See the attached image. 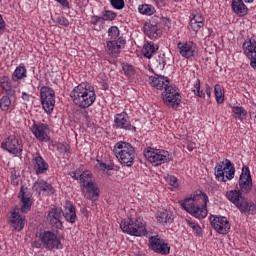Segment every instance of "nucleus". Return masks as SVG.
I'll use <instances>...</instances> for the list:
<instances>
[{"label": "nucleus", "mask_w": 256, "mask_h": 256, "mask_svg": "<svg viewBox=\"0 0 256 256\" xmlns=\"http://www.w3.org/2000/svg\"><path fill=\"white\" fill-rule=\"evenodd\" d=\"M126 41L123 38H118L117 40H107L106 41V49L108 55L111 57H119L121 53V49L123 45H125Z\"/></svg>", "instance_id": "5701e85b"}, {"label": "nucleus", "mask_w": 256, "mask_h": 256, "mask_svg": "<svg viewBox=\"0 0 256 256\" xmlns=\"http://www.w3.org/2000/svg\"><path fill=\"white\" fill-rule=\"evenodd\" d=\"M31 131L38 141H43L44 143H47V141H49V133H51V129L49 128L48 124L41 122L34 123L31 126Z\"/></svg>", "instance_id": "aec40b11"}, {"label": "nucleus", "mask_w": 256, "mask_h": 256, "mask_svg": "<svg viewBox=\"0 0 256 256\" xmlns=\"http://www.w3.org/2000/svg\"><path fill=\"white\" fill-rule=\"evenodd\" d=\"M162 101L166 107L177 109L181 105L182 97L179 88L175 84H170L162 92Z\"/></svg>", "instance_id": "6e6552de"}, {"label": "nucleus", "mask_w": 256, "mask_h": 256, "mask_svg": "<svg viewBox=\"0 0 256 256\" xmlns=\"http://www.w3.org/2000/svg\"><path fill=\"white\" fill-rule=\"evenodd\" d=\"M239 187L242 193H249L253 189V179L249 167L243 166L242 173L239 178Z\"/></svg>", "instance_id": "412c9836"}, {"label": "nucleus", "mask_w": 256, "mask_h": 256, "mask_svg": "<svg viewBox=\"0 0 256 256\" xmlns=\"http://www.w3.org/2000/svg\"><path fill=\"white\" fill-rule=\"evenodd\" d=\"M144 157L149 163H152L154 167H159L161 165H165V163L173 161L169 151L152 147H148L144 150Z\"/></svg>", "instance_id": "423d86ee"}, {"label": "nucleus", "mask_w": 256, "mask_h": 256, "mask_svg": "<svg viewBox=\"0 0 256 256\" xmlns=\"http://www.w3.org/2000/svg\"><path fill=\"white\" fill-rule=\"evenodd\" d=\"M114 127L115 129H124V131H132V133L137 132V127L131 124V121H129V114H127V112L125 111L114 115Z\"/></svg>", "instance_id": "2eb2a0df"}, {"label": "nucleus", "mask_w": 256, "mask_h": 256, "mask_svg": "<svg viewBox=\"0 0 256 256\" xmlns=\"http://www.w3.org/2000/svg\"><path fill=\"white\" fill-rule=\"evenodd\" d=\"M231 7L232 11L238 15V17H245L249 12V8L243 3V0H232Z\"/></svg>", "instance_id": "7c9ffc66"}, {"label": "nucleus", "mask_w": 256, "mask_h": 256, "mask_svg": "<svg viewBox=\"0 0 256 256\" xmlns=\"http://www.w3.org/2000/svg\"><path fill=\"white\" fill-rule=\"evenodd\" d=\"M226 198L230 203H233L240 213H248V215H255L256 205L252 201H248L243 197V193L239 190H230L226 192Z\"/></svg>", "instance_id": "39448f33"}, {"label": "nucleus", "mask_w": 256, "mask_h": 256, "mask_svg": "<svg viewBox=\"0 0 256 256\" xmlns=\"http://www.w3.org/2000/svg\"><path fill=\"white\" fill-rule=\"evenodd\" d=\"M119 35H121V31H119L117 26H111L108 29V37L110 38V41H117L118 39H121Z\"/></svg>", "instance_id": "79ce46f5"}, {"label": "nucleus", "mask_w": 256, "mask_h": 256, "mask_svg": "<svg viewBox=\"0 0 256 256\" xmlns=\"http://www.w3.org/2000/svg\"><path fill=\"white\" fill-rule=\"evenodd\" d=\"M214 175L217 181L227 183L235 179V165L231 160L225 159L215 166Z\"/></svg>", "instance_id": "0eeeda50"}, {"label": "nucleus", "mask_w": 256, "mask_h": 256, "mask_svg": "<svg viewBox=\"0 0 256 256\" xmlns=\"http://www.w3.org/2000/svg\"><path fill=\"white\" fill-rule=\"evenodd\" d=\"M80 189L82 191V195L88 201H99V195H101V190H99V186L96 182H80Z\"/></svg>", "instance_id": "9b49d317"}, {"label": "nucleus", "mask_w": 256, "mask_h": 256, "mask_svg": "<svg viewBox=\"0 0 256 256\" xmlns=\"http://www.w3.org/2000/svg\"><path fill=\"white\" fill-rule=\"evenodd\" d=\"M40 101L45 113L51 115L55 109V90L49 86L40 88Z\"/></svg>", "instance_id": "9d476101"}, {"label": "nucleus", "mask_w": 256, "mask_h": 256, "mask_svg": "<svg viewBox=\"0 0 256 256\" xmlns=\"http://www.w3.org/2000/svg\"><path fill=\"white\" fill-rule=\"evenodd\" d=\"M205 26V18L200 11L193 12L190 16V27L194 33H199L202 27Z\"/></svg>", "instance_id": "a878e982"}, {"label": "nucleus", "mask_w": 256, "mask_h": 256, "mask_svg": "<svg viewBox=\"0 0 256 256\" xmlns=\"http://www.w3.org/2000/svg\"><path fill=\"white\" fill-rule=\"evenodd\" d=\"M245 3H253L254 0H244Z\"/></svg>", "instance_id": "e2e57ef3"}, {"label": "nucleus", "mask_w": 256, "mask_h": 256, "mask_svg": "<svg viewBox=\"0 0 256 256\" xmlns=\"http://www.w3.org/2000/svg\"><path fill=\"white\" fill-rule=\"evenodd\" d=\"M82 115L86 121H89V112H87V110H84L82 112Z\"/></svg>", "instance_id": "052dcab7"}, {"label": "nucleus", "mask_w": 256, "mask_h": 256, "mask_svg": "<svg viewBox=\"0 0 256 256\" xmlns=\"http://www.w3.org/2000/svg\"><path fill=\"white\" fill-rule=\"evenodd\" d=\"M110 4L113 7V9L121 11V9L125 7V0H110Z\"/></svg>", "instance_id": "09e8293b"}, {"label": "nucleus", "mask_w": 256, "mask_h": 256, "mask_svg": "<svg viewBox=\"0 0 256 256\" xmlns=\"http://www.w3.org/2000/svg\"><path fill=\"white\" fill-rule=\"evenodd\" d=\"M122 70L125 77L129 80H133L137 75V69L132 64L122 63Z\"/></svg>", "instance_id": "f704fd0d"}, {"label": "nucleus", "mask_w": 256, "mask_h": 256, "mask_svg": "<svg viewBox=\"0 0 256 256\" xmlns=\"http://www.w3.org/2000/svg\"><path fill=\"white\" fill-rule=\"evenodd\" d=\"M33 191L43 195H55V188L43 179H38L32 186Z\"/></svg>", "instance_id": "393cba45"}, {"label": "nucleus", "mask_w": 256, "mask_h": 256, "mask_svg": "<svg viewBox=\"0 0 256 256\" xmlns=\"http://www.w3.org/2000/svg\"><path fill=\"white\" fill-rule=\"evenodd\" d=\"M192 93L196 95V97H200V99H205V92L201 90V80L197 79L192 87Z\"/></svg>", "instance_id": "a19ab883"}, {"label": "nucleus", "mask_w": 256, "mask_h": 256, "mask_svg": "<svg viewBox=\"0 0 256 256\" xmlns=\"http://www.w3.org/2000/svg\"><path fill=\"white\" fill-rule=\"evenodd\" d=\"M57 3L62 5L63 9H69V1L67 0H56Z\"/></svg>", "instance_id": "5fc2aeb1"}, {"label": "nucleus", "mask_w": 256, "mask_h": 256, "mask_svg": "<svg viewBox=\"0 0 256 256\" xmlns=\"http://www.w3.org/2000/svg\"><path fill=\"white\" fill-rule=\"evenodd\" d=\"M32 164L36 175H45L49 171V163L45 161L39 152L32 155Z\"/></svg>", "instance_id": "4be33fe9"}, {"label": "nucleus", "mask_w": 256, "mask_h": 256, "mask_svg": "<svg viewBox=\"0 0 256 256\" xmlns=\"http://www.w3.org/2000/svg\"><path fill=\"white\" fill-rule=\"evenodd\" d=\"M144 33L149 39H159L163 35V31H161L159 25L151 22H147L144 25Z\"/></svg>", "instance_id": "c85d7f7f"}, {"label": "nucleus", "mask_w": 256, "mask_h": 256, "mask_svg": "<svg viewBox=\"0 0 256 256\" xmlns=\"http://www.w3.org/2000/svg\"><path fill=\"white\" fill-rule=\"evenodd\" d=\"M53 21L62 27H67L69 25V19L65 18V16H57Z\"/></svg>", "instance_id": "3c124183"}, {"label": "nucleus", "mask_w": 256, "mask_h": 256, "mask_svg": "<svg viewBox=\"0 0 256 256\" xmlns=\"http://www.w3.org/2000/svg\"><path fill=\"white\" fill-rule=\"evenodd\" d=\"M113 153L116 159L124 167H133L135 163V147L125 141L117 142L113 147Z\"/></svg>", "instance_id": "7ed1b4c3"}, {"label": "nucleus", "mask_w": 256, "mask_h": 256, "mask_svg": "<svg viewBox=\"0 0 256 256\" xmlns=\"http://www.w3.org/2000/svg\"><path fill=\"white\" fill-rule=\"evenodd\" d=\"M63 217L71 225L77 221V208L70 201H67L64 206Z\"/></svg>", "instance_id": "cd10ccee"}, {"label": "nucleus", "mask_w": 256, "mask_h": 256, "mask_svg": "<svg viewBox=\"0 0 256 256\" xmlns=\"http://www.w3.org/2000/svg\"><path fill=\"white\" fill-rule=\"evenodd\" d=\"M10 225L14 229V231H17L18 233L23 231L25 229V216H22L16 211L11 212L10 216Z\"/></svg>", "instance_id": "bb28decb"}, {"label": "nucleus", "mask_w": 256, "mask_h": 256, "mask_svg": "<svg viewBox=\"0 0 256 256\" xmlns=\"http://www.w3.org/2000/svg\"><path fill=\"white\" fill-rule=\"evenodd\" d=\"M61 215H63V209H61V207L53 206L48 210L46 219L51 227H54V229H63Z\"/></svg>", "instance_id": "f3484780"}, {"label": "nucleus", "mask_w": 256, "mask_h": 256, "mask_svg": "<svg viewBox=\"0 0 256 256\" xmlns=\"http://www.w3.org/2000/svg\"><path fill=\"white\" fill-rule=\"evenodd\" d=\"M214 95L218 105L225 103V89L223 88V86L216 84L214 86Z\"/></svg>", "instance_id": "c9c22d12"}, {"label": "nucleus", "mask_w": 256, "mask_h": 256, "mask_svg": "<svg viewBox=\"0 0 256 256\" xmlns=\"http://www.w3.org/2000/svg\"><path fill=\"white\" fill-rule=\"evenodd\" d=\"M93 174L89 170L83 171L79 175V181L80 183H93Z\"/></svg>", "instance_id": "37998d69"}, {"label": "nucleus", "mask_w": 256, "mask_h": 256, "mask_svg": "<svg viewBox=\"0 0 256 256\" xmlns=\"http://www.w3.org/2000/svg\"><path fill=\"white\" fill-rule=\"evenodd\" d=\"M138 11L139 13H141V15H154L155 13V7H153V5H149V4H142L138 6Z\"/></svg>", "instance_id": "58836bf2"}, {"label": "nucleus", "mask_w": 256, "mask_h": 256, "mask_svg": "<svg viewBox=\"0 0 256 256\" xmlns=\"http://www.w3.org/2000/svg\"><path fill=\"white\" fill-rule=\"evenodd\" d=\"M40 241L46 249H62L61 240L51 231H45L40 234Z\"/></svg>", "instance_id": "dca6fc26"}, {"label": "nucleus", "mask_w": 256, "mask_h": 256, "mask_svg": "<svg viewBox=\"0 0 256 256\" xmlns=\"http://www.w3.org/2000/svg\"><path fill=\"white\" fill-rule=\"evenodd\" d=\"M149 83L151 87H154V89H157L158 91H163V89L165 91L167 87L171 85L169 78L157 74L149 77Z\"/></svg>", "instance_id": "b1692460"}, {"label": "nucleus", "mask_w": 256, "mask_h": 256, "mask_svg": "<svg viewBox=\"0 0 256 256\" xmlns=\"http://www.w3.org/2000/svg\"><path fill=\"white\" fill-rule=\"evenodd\" d=\"M10 175H11V185H14V187H17L19 185V172L12 168L10 170Z\"/></svg>", "instance_id": "de8ad7c7"}, {"label": "nucleus", "mask_w": 256, "mask_h": 256, "mask_svg": "<svg viewBox=\"0 0 256 256\" xmlns=\"http://www.w3.org/2000/svg\"><path fill=\"white\" fill-rule=\"evenodd\" d=\"M27 78V68L23 65L16 67L12 74V81L17 82Z\"/></svg>", "instance_id": "72a5a7b5"}, {"label": "nucleus", "mask_w": 256, "mask_h": 256, "mask_svg": "<svg viewBox=\"0 0 256 256\" xmlns=\"http://www.w3.org/2000/svg\"><path fill=\"white\" fill-rule=\"evenodd\" d=\"M58 151H60V153L65 157V155H69L71 153V146L67 143H62L58 146Z\"/></svg>", "instance_id": "8fccbe9b"}, {"label": "nucleus", "mask_w": 256, "mask_h": 256, "mask_svg": "<svg viewBox=\"0 0 256 256\" xmlns=\"http://www.w3.org/2000/svg\"><path fill=\"white\" fill-rule=\"evenodd\" d=\"M193 149H195V143H189L187 145V150L191 152L193 151Z\"/></svg>", "instance_id": "680f3d73"}, {"label": "nucleus", "mask_w": 256, "mask_h": 256, "mask_svg": "<svg viewBox=\"0 0 256 256\" xmlns=\"http://www.w3.org/2000/svg\"><path fill=\"white\" fill-rule=\"evenodd\" d=\"M23 147V140L15 135L8 136L1 143V149L14 157H23Z\"/></svg>", "instance_id": "1a4fd4ad"}, {"label": "nucleus", "mask_w": 256, "mask_h": 256, "mask_svg": "<svg viewBox=\"0 0 256 256\" xmlns=\"http://www.w3.org/2000/svg\"><path fill=\"white\" fill-rule=\"evenodd\" d=\"M244 55L250 60V67L256 69V37L253 36L247 39L242 44Z\"/></svg>", "instance_id": "4468645a"}, {"label": "nucleus", "mask_w": 256, "mask_h": 256, "mask_svg": "<svg viewBox=\"0 0 256 256\" xmlns=\"http://www.w3.org/2000/svg\"><path fill=\"white\" fill-rule=\"evenodd\" d=\"M179 203L182 209L189 213V215H192V217H195V219H205L209 213L207 210L209 196L203 192L186 197Z\"/></svg>", "instance_id": "f257e3e1"}, {"label": "nucleus", "mask_w": 256, "mask_h": 256, "mask_svg": "<svg viewBox=\"0 0 256 256\" xmlns=\"http://www.w3.org/2000/svg\"><path fill=\"white\" fill-rule=\"evenodd\" d=\"M90 23L94 25V27H103L105 25V20L103 18V15H93L91 17Z\"/></svg>", "instance_id": "a18cd8bd"}, {"label": "nucleus", "mask_w": 256, "mask_h": 256, "mask_svg": "<svg viewBox=\"0 0 256 256\" xmlns=\"http://www.w3.org/2000/svg\"><path fill=\"white\" fill-rule=\"evenodd\" d=\"M6 23L5 20L3 19V15L0 14V31L5 30Z\"/></svg>", "instance_id": "6e6d98bb"}, {"label": "nucleus", "mask_w": 256, "mask_h": 256, "mask_svg": "<svg viewBox=\"0 0 256 256\" xmlns=\"http://www.w3.org/2000/svg\"><path fill=\"white\" fill-rule=\"evenodd\" d=\"M97 167H98V169H101V171H111V170H113V166L106 165L101 160H97Z\"/></svg>", "instance_id": "864d4df0"}, {"label": "nucleus", "mask_w": 256, "mask_h": 256, "mask_svg": "<svg viewBox=\"0 0 256 256\" xmlns=\"http://www.w3.org/2000/svg\"><path fill=\"white\" fill-rule=\"evenodd\" d=\"M185 222L189 227H191V229L196 237H201L203 235V229L201 228V226L199 224H197L189 219H186Z\"/></svg>", "instance_id": "ea45409f"}, {"label": "nucleus", "mask_w": 256, "mask_h": 256, "mask_svg": "<svg viewBox=\"0 0 256 256\" xmlns=\"http://www.w3.org/2000/svg\"><path fill=\"white\" fill-rule=\"evenodd\" d=\"M120 228L123 233L131 235L132 237H147V227L143 218H127L121 221Z\"/></svg>", "instance_id": "20e7f679"}, {"label": "nucleus", "mask_w": 256, "mask_h": 256, "mask_svg": "<svg viewBox=\"0 0 256 256\" xmlns=\"http://www.w3.org/2000/svg\"><path fill=\"white\" fill-rule=\"evenodd\" d=\"M166 181L168 185H170L171 190L175 191V189H179V179L173 175L166 176Z\"/></svg>", "instance_id": "49530a36"}, {"label": "nucleus", "mask_w": 256, "mask_h": 256, "mask_svg": "<svg viewBox=\"0 0 256 256\" xmlns=\"http://www.w3.org/2000/svg\"><path fill=\"white\" fill-rule=\"evenodd\" d=\"M70 177H72V179H75L76 181H79V176L77 175V172L72 171L69 173Z\"/></svg>", "instance_id": "bf43d9fd"}, {"label": "nucleus", "mask_w": 256, "mask_h": 256, "mask_svg": "<svg viewBox=\"0 0 256 256\" xmlns=\"http://www.w3.org/2000/svg\"><path fill=\"white\" fill-rule=\"evenodd\" d=\"M21 99H23V101L29 102L31 99V95H29L27 92H22Z\"/></svg>", "instance_id": "4d7b16f0"}, {"label": "nucleus", "mask_w": 256, "mask_h": 256, "mask_svg": "<svg viewBox=\"0 0 256 256\" xmlns=\"http://www.w3.org/2000/svg\"><path fill=\"white\" fill-rule=\"evenodd\" d=\"M177 49L179 55H181L183 59H193V57L199 53L197 44L191 40L178 42Z\"/></svg>", "instance_id": "f8f14e48"}, {"label": "nucleus", "mask_w": 256, "mask_h": 256, "mask_svg": "<svg viewBox=\"0 0 256 256\" xmlns=\"http://www.w3.org/2000/svg\"><path fill=\"white\" fill-rule=\"evenodd\" d=\"M18 198L20 200L21 213H28V211H31V207L33 205V195L27 190V188H25V186H21L20 192L18 193Z\"/></svg>", "instance_id": "a211bd4d"}, {"label": "nucleus", "mask_w": 256, "mask_h": 256, "mask_svg": "<svg viewBox=\"0 0 256 256\" xmlns=\"http://www.w3.org/2000/svg\"><path fill=\"white\" fill-rule=\"evenodd\" d=\"M70 97L80 109H89L97 101V94L95 88L87 83H81L74 87L70 93Z\"/></svg>", "instance_id": "f03ea898"}, {"label": "nucleus", "mask_w": 256, "mask_h": 256, "mask_svg": "<svg viewBox=\"0 0 256 256\" xmlns=\"http://www.w3.org/2000/svg\"><path fill=\"white\" fill-rule=\"evenodd\" d=\"M156 220L160 225H171L173 223V214L167 210L158 211Z\"/></svg>", "instance_id": "2f4dec72"}, {"label": "nucleus", "mask_w": 256, "mask_h": 256, "mask_svg": "<svg viewBox=\"0 0 256 256\" xmlns=\"http://www.w3.org/2000/svg\"><path fill=\"white\" fill-rule=\"evenodd\" d=\"M0 109L5 113L14 109L13 104L11 103V98L9 96H2L0 99Z\"/></svg>", "instance_id": "4c0bfd02"}, {"label": "nucleus", "mask_w": 256, "mask_h": 256, "mask_svg": "<svg viewBox=\"0 0 256 256\" xmlns=\"http://www.w3.org/2000/svg\"><path fill=\"white\" fill-rule=\"evenodd\" d=\"M101 15L104 19V23H107V21H115V19H117V13L111 10H104L101 12Z\"/></svg>", "instance_id": "c03bdc74"}, {"label": "nucleus", "mask_w": 256, "mask_h": 256, "mask_svg": "<svg viewBox=\"0 0 256 256\" xmlns=\"http://www.w3.org/2000/svg\"><path fill=\"white\" fill-rule=\"evenodd\" d=\"M149 243L152 251H155V253L160 255H169L171 253V246L165 240L159 238V236H151Z\"/></svg>", "instance_id": "6ab92c4d"}, {"label": "nucleus", "mask_w": 256, "mask_h": 256, "mask_svg": "<svg viewBox=\"0 0 256 256\" xmlns=\"http://www.w3.org/2000/svg\"><path fill=\"white\" fill-rule=\"evenodd\" d=\"M0 87L5 91L6 95H9V97H13V95H15V90L13 89V85L11 84L9 77H0Z\"/></svg>", "instance_id": "473e14b6"}, {"label": "nucleus", "mask_w": 256, "mask_h": 256, "mask_svg": "<svg viewBox=\"0 0 256 256\" xmlns=\"http://www.w3.org/2000/svg\"><path fill=\"white\" fill-rule=\"evenodd\" d=\"M232 113H234V117L238 119V121H245V119H247V110L242 106L232 107Z\"/></svg>", "instance_id": "e433bc0d"}, {"label": "nucleus", "mask_w": 256, "mask_h": 256, "mask_svg": "<svg viewBox=\"0 0 256 256\" xmlns=\"http://www.w3.org/2000/svg\"><path fill=\"white\" fill-rule=\"evenodd\" d=\"M210 222L212 229L219 233V235H227L231 230V222L225 216H211Z\"/></svg>", "instance_id": "ddd939ff"}, {"label": "nucleus", "mask_w": 256, "mask_h": 256, "mask_svg": "<svg viewBox=\"0 0 256 256\" xmlns=\"http://www.w3.org/2000/svg\"><path fill=\"white\" fill-rule=\"evenodd\" d=\"M157 63L160 69H165V65H167V57H165V54L158 55Z\"/></svg>", "instance_id": "603ef678"}, {"label": "nucleus", "mask_w": 256, "mask_h": 256, "mask_svg": "<svg viewBox=\"0 0 256 256\" xmlns=\"http://www.w3.org/2000/svg\"><path fill=\"white\" fill-rule=\"evenodd\" d=\"M205 91H206L207 97H211V93H213V89L209 85H206Z\"/></svg>", "instance_id": "13d9d810"}, {"label": "nucleus", "mask_w": 256, "mask_h": 256, "mask_svg": "<svg viewBox=\"0 0 256 256\" xmlns=\"http://www.w3.org/2000/svg\"><path fill=\"white\" fill-rule=\"evenodd\" d=\"M159 51V45L151 41H146L142 48V55L146 59H151Z\"/></svg>", "instance_id": "c756f323"}]
</instances>
